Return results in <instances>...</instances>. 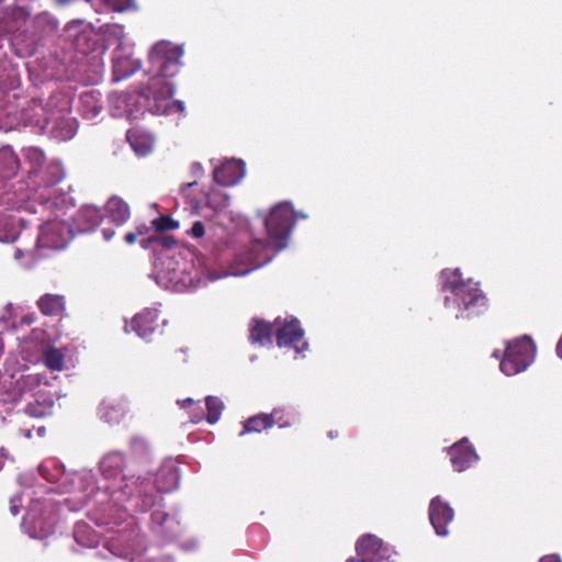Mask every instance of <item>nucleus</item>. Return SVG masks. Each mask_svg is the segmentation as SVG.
I'll list each match as a JSON object with an SVG mask.
<instances>
[{"label":"nucleus","instance_id":"1","mask_svg":"<svg viewBox=\"0 0 562 562\" xmlns=\"http://www.w3.org/2000/svg\"><path fill=\"white\" fill-rule=\"evenodd\" d=\"M153 233L140 240L144 249L151 248L155 254V280L157 284L171 292L176 291V237L168 234L176 228L171 215H160L153 220Z\"/></svg>","mask_w":562,"mask_h":562},{"label":"nucleus","instance_id":"48","mask_svg":"<svg viewBox=\"0 0 562 562\" xmlns=\"http://www.w3.org/2000/svg\"><path fill=\"white\" fill-rule=\"evenodd\" d=\"M7 240V238H3L2 236H0V241H4Z\"/></svg>","mask_w":562,"mask_h":562},{"label":"nucleus","instance_id":"31","mask_svg":"<svg viewBox=\"0 0 562 562\" xmlns=\"http://www.w3.org/2000/svg\"><path fill=\"white\" fill-rule=\"evenodd\" d=\"M127 138L131 143V146L134 150L139 155H146L151 149V143L146 139L144 142H139L138 138L134 135V133L128 132Z\"/></svg>","mask_w":562,"mask_h":562},{"label":"nucleus","instance_id":"7","mask_svg":"<svg viewBox=\"0 0 562 562\" xmlns=\"http://www.w3.org/2000/svg\"><path fill=\"white\" fill-rule=\"evenodd\" d=\"M454 513L451 506L436 496L429 504V520L438 536L448 535V525L453 520Z\"/></svg>","mask_w":562,"mask_h":562},{"label":"nucleus","instance_id":"37","mask_svg":"<svg viewBox=\"0 0 562 562\" xmlns=\"http://www.w3.org/2000/svg\"><path fill=\"white\" fill-rule=\"evenodd\" d=\"M194 404L192 398H184L182 401L178 400V405H180L182 408H187L189 406H192Z\"/></svg>","mask_w":562,"mask_h":562},{"label":"nucleus","instance_id":"27","mask_svg":"<svg viewBox=\"0 0 562 562\" xmlns=\"http://www.w3.org/2000/svg\"><path fill=\"white\" fill-rule=\"evenodd\" d=\"M94 7L97 12H103L105 9H111L113 11H123L133 0H86Z\"/></svg>","mask_w":562,"mask_h":562},{"label":"nucleus","instance_id":"13","mask_svg":"<svg viewBox=\"0 0 562 562\" xmlns=\"http://www.w3.org/2000/svg\"><path fill=\"white\" fill-rule=\"evenodd\" d=\"M158 313L155 310H145L132 319V329L142 338H148L158 328Z\"/></svg>","mask_w":562,"mask_h":562},{"label":"nucleus","instance_id":"23","mask_svg":"<svg viewBox=\"0 0 562 562\" xmlns=\"http://www.w3.org/2000/svg\"><path fill=\"white\" fill-rule=\"evenodd\" d=\"M205 206L215 213L223 212L229 205V196L221 189L212 188L204 193Z\"/></svg>","mask_w":562,"mask_h":562},{"label":"nucleus","instance_id":"36","mask_svg":"<svg viewBox=\"0 0 562 562\" xmlns=\"http://www.w3.org/2000/svg\"><path fill=\"white\" fill-rule=\"evenodd\" d=\"M168 517V515L161 513V512H155L153 514V519L156 521H159L160 524L164 522V520Z\"/></svg>","mask_w":562,"mask_h":562},{"label":"nucleus","instance_id":"20","mask_svg":"<svg viewBox=\"0 0 562 562\" xmlns=\"http://www.w3.org/2000/svg\"><path fill=\"white\" fill-rule=\"evenodd\" d=\"M243 429L239 436L243 437L247 434H260L263 430L270 429L271 419L267 413H259L248 417L243 423Z\"/></svg>","mask_w":562,"mask_h":562},{"label":"nucleus","instance_id":"5","mask_svg":"<svg viewBox=\"0 0 562 562\" xmlns=\"http://www.w3.org/2000/svg\"><path fill=\"white\" fill-rule=\"evenodd\" d=\"M535 356L536 346L525 336L507 344L499 368L506 375L518 374L531 364Z\"/></svg>","mask_w":562,"mask_h":562},{"label":"nucleus","instance_id":"29","mask_svg":"<svg viewBox=\"0 0 562 562\" xmlns=\"http://www.w3.org/2000/svg\"><path fill=\"white\" fill-rule=\"evenodd\" d=\"M25 158L31 165L32 169L30 173H34L40 170L45 164L46 157L43 150L36 147H31L25 150Z\"/></svg>","mask_w":562,"mask_h":562},{"label":"nucleus","instance_id":"12","mask_svg":"<svg viewBox=\"0 0 562 562\" xmlns=\"http://www.w3.org/2000/svg\"><path fill=\"white\" fill-rule=\"evenodd\" d=\"M69 227L64 223H50L45 226L40 241L48 247L60 249L67 244Z\"/></svg>","mask_w":562,"mask_h":562},{"label":"nucleus","instance_id":"39","mask_svg":"<svg viewBox=\"0 0 562 562\" xmlns=\"http://www.w3.org/2000/svg\"><path fill=\"white\" fill-rule=\"evenodd\" d=\"M103 237L105 240H111V238L114 236L115 232L110 228H105L102 231Z\"/></svg>","mask_w":562,"mask_h":562},{"label":"nucleus","instance_id":"46","mask_svg":"<svg viewBox=\"0 0 562 562\" xmlns=\"http://www.w3.org/2000/svg\"><path fill=\"white\" fill-rule=\"evenodd\" d=\"M58 2L64 4L67 2V0H58Z\"/></svg>","mask_w":562,"mask_h":562},{"label":"nucleus","instance_id":"24","mask_svg":"<svg viewBox=\"0 0 562 562\" xmlns=\"http://www.w3.org/2000/svg\"><path fill=\"white\" fill-rule=\"evenodd\" d=\"M64 361V353L55 347H48L43 352V362L52 371L63 370Z\"/></svg>","mask_w":562,"mask_h":562},{"label":"nucleus","instance_id":"47","mask_svg":"<svg viewBox=\"0 0 562 562\" xmlns=\"http://www.w3.org/2000/svg\"><path fill=\"white\" fill-rule=\"evenodd\" d=\"M33 321V317H27V323H31Z\"/></svg>","mask_w":562,"mask_h":562},{"label":"nucleus","instance_id":"11","mask_svg":"<svg viewBox=\"0 0 562 562\" xmlns=\"http://www.w3.org/2000/svg\"><path fill=\"white\" fill-rule=\"evenodd\" d=\"M127 413L128 405L124 398L104 400L99 407L101 418L109 424L121 423Z\"/></svg>","mask_w":562,"mask_h":562},{"label":"nucleus","instance_id":"16","mask_svg":"<svg viewBox=\"0 0 562 562\" xmlns=\"http://www.w3.org/2000/svg\"><path fill=\"white\" fill-rule=\"evenodd\" d=\"M20 169V160L18 155L10 146L0 148V177L2 179H11L16 176Z\"/></svg>","mask_w":562,"mask_h":562},{"label":"nucleus","instance_id":"19","mask_svg":"<svg viewBox=\"0 0 562 562\" xmlns=\"http://www.w3.org/2000/svg\"><path fill=\"white\" fill-rule=\"evenodd\" d=\"M273 325L265 321H252L249 339L252 344L269 345L272 341Z\"/></svg>","mask_w":562,"mask_h":562},{"label":"nucleus","instance_id":"25","mask_svg":"<svg viewBox=\"0 0 562 562\" xmlns=\"http://www.w3.org/2000/svg\"><path fill=\"white\" fill-rule=\"evenodd\" d=\"M79 221L87 224L88 229L97 227L102 221V212L99 207L86 205L79 211Z\"/></svg>","mask_w":562,"mask_h":562},{"label":"nucleus","instance_id":"34","mask_svg":"<svg viewBox=\"0 0 562 562\" xmlns=\"http://www.w3.org/2000/svg\"><path fill=\"white\" fill-rule=\"evenodd\" d=\"M137 234H135V232H128L125 234L124 236V240L128 244V245H133L136 240H137Z\"/></svg>","mask_w":562,"mask_h":562},{"label":"nucleus","instance_id":"45","mask_svg":"<svg viewBox=\"0 0 562 562\" xmlns=\"http://www.w3.org/2000/svg\"><path fill=\"white\" fill-rule=\"evenodd\" d=\"M449 301H450V299H449L448 296H446V299H445V305H446V306H448Z\"/></svg>","mask_w":562,"mask_h":562},{"label":"nucleus","instance_id":"33","mask_svg":"<svg viewBox=\"0 0 562 562\" xmlns=\"http://www.w3.org/2000/svg\"><path fill=\"white\" fill-rule=\"evenodd\" d=\"M153 231V225L148 226L145 223L138 224L135 227V234H137V237L144 236L150 233Z\"/></svg>","mask_w":562,"mask_h":562},{"label":"nucleus","instance_id":"42","mask_svg":"<svg viewBox=\"0 0 562 562\" xmlns=\"http://www.w3.org/2000/svg\"><path fill=\"white\" fill-rule=\"evenodd\" d=\"M184 111V104L182 101L178 100V114Z\"/></svg>","mask_w":562,"mask_h":562},{"label":"nucleus","instance_id":"41","mask_svg":"<svg viewBox=\"0 0 562 562\" xmlns=\"http://www.w3.org/2000/svg\"><path fill=\"white\" fill-rule=\"evenodd\" d=\"M338 435H339V434H338V430H330V431H328V437H329L330 439H335V438H337V437H338Z\"/></svg>","mask_w":562,"mask_h":562},{"label":"nucleus","instance_id":"9","mask_svg":"<svg viewBox=\"0 0 562 562\" xmlns=\"http://www.w3.org/2000/svg\"><path fill=\"white\" fill-rule=\"evenodd\" d=\"M448 454L453 469L458 472L467 470L477 459L474 448L467 438L452 445Z\"/></svg>","mask_w":562,"mask_h":562},{"label":"nucleus","instance_id":"3","mask_svg":"<svg viewBox=\"0 0 562 562\" xmlns=\"http://www.w3.org/2000/svg\"><path fill=\"white\" fill-rule=\"evenodd\" d=\"M442 290L453 295L460 312L465 313L462 317L481 315L486 311L487 299L477 283L463 280L460 269L443 270L441 272Z\"/></svg>","mask_w":562,"mask_h":562},{"label":"nucleus","instance_id":"15","mask_svg":"<svg viewBox=\"0 0 562 562\" xmlns=\"http://www.w3.org/2000/svg\"><path fill=\"white\" fill-rule=\"evenodd\" d=\"M140 68V61L131 56L122 55L116 52L113 58V77L115 80L125 79L135 74Z\"/></svg>","mask_w":562,"mask_h":562},{"label":"nucleus","instance_id":"6","mask_svg":"<svg viewBox=\"0 0 562 562\" xmlns=\"http://www.w3.org/2000/svg\"><path fill=\"white\" fill-rule=\"evenodd\" d=\"M304 330L296 318L285 322L276 330L278 347H291L296 352H303L307 348V342L303 340Z\"/></svg>","mask_w":562,"mask_h":562},{"label":"nucleus","instance_id":"35","mask_svg":"<svg viewBox=\"0 0 562 562\" xmlns=\"http://www.w3.org/2000/svg\"><path fill=\"white\" fill-rule=\"evenodd\" d=\"M539 562H562V561L559 555L549 554V555L542 557Z\"/></svg>","mask_w":562,"mask_h":562},{"label":"nucleus","instance_id":"18","mask_svg":"<svg viewBox=\"0 0 562 562\" xmlns=\"http://www.w3.org/2000/svg\"><path fill=\"white\" fill-rule=\"evenodd\" d=\"M383 541L374 535L367 533L360 537L356 543V551L358 555L368 557V555H379L383 550Z\"/></svg>","mask_w":562,"mask_h":562},{"label":"nucleus","instance_id":"8","mask_svg":"<svg viewBox=\"0 0 562 562\" xmlns=\"http://www.w3.org/2000/svg\"><path fill=\"white\" fill-rule=\"evenodd\" d=\"M246 168L243 160L227 159L213 170V179L223 187L237 184L245 176Z\"/></svg>","mask_w":562,"mask_h":562},{"label":"nucleus","instance_id":"17","mask_svg":"<svg viewBox=\"0 0 562 562\" xmlns=\"http://www.w3.org/2000/svg\"><path fill=\"white\" fill-rule=\"evenodd\" d=\"M191 173L193 176L194 179H198L200 177H202L203 175V167L201 166L200 162H193L191 165ZM196 184V180H193V181H190V182H187L181 186V193L186 200V203H188L190 205V213L191 214H198L199 213V210H200V206H201V201L200 199H198L196 196H193L191 195L190 193V189Z\"/></svg>","mask_w":562,"mask_h":562},{"label":"nucleus","instance_id":"21","mask_svg":"<svg viewBox=\"0 0 562 562\" xmlns=\"http://www.w3.org/2000/svg\"><path fill=\"white\" fill-rule=\"evenodd\" d=\"M106 211L116 225L124 224L131 216L128 204L119 196H112L108 201Z\"/></svg>","mask_w":562,"mask_h":562},{"label":"nucleus","instance_id":"2","mask_svg":"<svg viewBox=\"0 0 562 562\" xmlns=\"http://www.w3.org/2000/svg\"><path fill=\"white\" fill-rule=\"evenodd\" d=\"M149 71L153 74L150 91L156 102V110L169 113L176 106V44L170 41H158L148 53Z\"/></svg>","mask_w":562,"mask_h":562},{"label":"nucleus","instance_id":"49","mask_svg":"<svg viewBox=\"0 0 562 562\" xmlns=\"http://www.w3.org/2000/svg\"><path fill=\"white\" fill-rule=\"evenodd\" d=\"M3 0H0V2H2Z\"/></svg>","mask_w":562,"mask_h":562},{"label":"nucleus","instance_id":"44","mask_svg":"<svg viewBox=\"0 0 562 562\" xmlns=\"http://www.w3.org/2000/svg\"><path fill=\"white\" fill-rule=\"evenodd\" d=\"M259 260H260V259H259V258H257V257H256V258H254V263H255V266H260V261H259Z\"/></svg>","mask_w":562,"mask_h":562},{"label":"nucleus","instance_id":"32","mask_svg":"<svg viewBox=\"0 0 562 562\" xmlns=\"http://www.w3.org/2000/svg\"><path fill=\"white\" fill-rule=\"evenodd\" d=\"M205 234L204 224L201 221L193 223L190 229L187 231V235L192 238H201Z\"/></svg>","mask_w":562,"mask_h":562},{"label":"nucleus","instance_id":"10","mask_svg":"<svg viewBox=\"0 0 562 562\" xmlns=\"http://www.w3.org/2000/svg\"><path fill=\"white\" fill-rule=\"evenodd\" d=\"M205 406L207 409L206 415H204L202 407L199 404L196 405V407L193 408V411L190 413L191 423L198 424L204 417L206 422L211 425L218 422L224 409V403L222 402V400L216 396H207L205 398Z\"/></svg>","mask_w":562,"mask_h":562},{"label":"nucleus","instance_id":"22","mask_svg":"<svg viewBox=\"0 0 562 562\" xmlns=\"http://www.w3.org/2000/svg\"><path fill=\"white\" fill-rule=\"evenodd\" d=\"M125 457L121 452L108 453L100 463V469L106 477H114L122 472Z\"/></svg>","mask_w":562,"mask_h":562},{"label":"nucleus","instance_id":"28","mask_svg":"<svg viewBox=\"0 0 562 562\" xmlns=\"http://www.w3.org/2000/svg\"><path fill=\"white\" fill-rule=\"evenodd\" d=\"M268 415L271 419V427L278 425L280 428H288L291 427L295 420V416L293 414L286 413L282 408H274Z\"/></svg>","mask_w":562,"mask_h":562},{"label":"nucleus","instance_id":"43","mask_svg":"<svg viewBox=\"0 0 562 562\" xmlns=\"http://www.w3.org/2000/svg\"><path fill=\"white\" fill-rule=\"evenodd\" d=\"M177 52H178V59H179L182 55V47L178 45Z\"/></svg>","mask_w":562,"mask_h":562},{"label":"nucleus","instance_id":"40","mask_svg":"<svg viewBox=\"0 0 562 562\" xmlns=\"http://www.w3.org/2000/svg\"><path fill=\"white\" fill-rule=\"evenodd\" d=\"M154 503H155V499L153 496L146 497L144 509H147L148 507L153 506Z\"/></svg>","mask_w":562,"mask_h":562},{"label":"nucleus","instance_id":"38","mask_svg":"<svg viewBox=\"0 0 562 562\" xmlns=\"http://www.w3.org/2000/svg\"><path fill=\"white\" fill-rule=\"evenodd\" d=\"M263 248H266V243H263L261 240H255L251 244V250H259V249H263Z\"/></svg>","mask_w":562,"mask_h":562},{"label":"nucleus","instance_id":"26","mask_svg":"<svg viewBox=\"0 0 562 562\" xmlns=\"http://www.w3.org/2000/svg\"><path fill=\"white\" fill-rule=\"evenodd\" d=\"M80 104L82 114L88 119L95 117L102 109L92 93H83L80 97Z\"/></svg>","mask_w":562,"mask_h":562},{"label":"nucleus","instance_id":"30","mask_svg":"<svg viewBox=\"0 0 562 562\" xmlns=\"http://www.w3.org/2000/svg\"><path fill=\"white\" fill-rule=\"evenodd\" d=\"M45 175L47 186H55L65 177L63 167L59 164H49L45 170Z\"/></svg>","mask_w":562,"mask_h":562},{"label":"nucleus","instance_id":"14","mask_svg":"<svg viewBox=\"0 0 562 562\" xmlns=\"http://www.w3.org/2000/svg\"><path fill=\"white\" fill-rule=\"evenodd\" d=\"M36 305L45 316L59 317L66 311V300L60 294L46 293L37 300Z\"/></svg>","mask_w":562,"mask_h":562},{"label":"nucleus","instance_id":"4","mask_svg":"<svg viewBox=\"0 0 562 562\" xmlns=\"http://www.w3.org/2000/svg\"><path fill=\"white\" fill-rule=\"evenodd\" d=\"M295 223V212L289 202H281L273 206L265 218L268 243L277 250L283 249Z\"/></svg>","mask_w":562,"mask_h":562}]
</instances>
